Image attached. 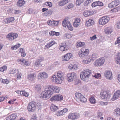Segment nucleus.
I'll list each match as a JSON object with an SVG mask.
<instances>
[{
    "mask_svg": "<svg viewBox=\"0 0 120 120\" xmlns=\"http://www.w3.org/2000/svg\"><path fill=\"white\" fill-rule=\"evenodd\" d=\"M79 116V114L77 113H71L69 114L68 117L69 119L74 120L78 118Z\"/></svg>",
    "mask_w": 120,
    "mask_h": 120,
    "instance_id": "obj_12",
    "label": "nucleus"
},
{
    "mask_svg": "<svg viewBox=\"0 0 120 120\" xmlns=\"http://www.w3.org/2000/svg\"><path fill=\"white\" fill-rule=\"evenodd\" d=\"M28 79L31 81L34 80L36 77V75L34 73L29 74L27 77Z\"/></svg>",
    "mask_w": 120,
    "mask_h": 120,
    "instance_id": "obj_24",
    "label": "nucleus"
},
{
    "mask_svg": "<svg viewBox=\"0 0 120 120\" xmlns=\"http://www.w3.org/2000/svg\"><path fill=\"white\" fill-rule=\"evenodd\" d=\"M72 70H76L77 68V66L76 64H74V65H72Z\"/></svg>",
    "mask_w": 120,
    "mask_h": 120,
    "instance_id": "obj_64",
    "label": "nucleus"
},
{
    "mask_svg": "<svg viewBox=\"0 0 120 120\" xmlns=\"http://www.w3.org/2000/svg\"><path fill=\"white\" fill-rule=\"evenodd\" d=\"M25 2V1L24 0H19L17 1V5L18 7H22L24 5Z\"/></svg>",
    "mask_w": 120,
    "mask_h": 120,
    "instance_id": "obj_26",
    "label": "nucleus"
},
{
    "mask_svg": "<svg viewBox=\"0 0 120 120\" xmlns=\"http://www.w3.org/2000/svg\"><path fill=\"white\" fill-rule=\"evenodd\" d=\"M16 72H17V70H16L15 69H12L11 70L9 74H14Z\"/></svg>",
    "mask_w": 120,
    "mask_h": 120,
    "instance_id": "obj_52",
    "label": "nucleus"
},
{
    "mask_svg": "<svg viewBox=\"0 0 120 120\" xmlns=\"http://www.w3.org/2000/svg\"><path fill=\"white\" fill-rule=\"evenodd\" d=\"M37 105L36 102L34 101L30 102L27 106V109L30 112H33L35 110Z\"/></svg>",
    "mask_w": 120,
    "mask_h": 120,
    "instance_id": "obj_2",
    "label": "nucleus"
},
{
    "mask_svg": "<svg viewBox=\"0 0 120 120\" xmlns=\"http://www.w3.org/2000/svg\"><path fill=\"white\" fill-rule=\"evenodd\" d=\"M51 79L52 82L57 84H61L62 82V81L63 80L60 78L56 77L55 75L52 76Z\"/></svg>",
    "mask_w": 120,
    "mask_h": 120,
    "instance_id": "obj_10",
    "label": "nucleus"
},
{
    "mask_svg": "<svg viewBox=\"0 0 120 120\" xmlns=\"http://www.w3.org/2000/svg\"><path fill=\"white\" fill-rule=\"evenodd\" d=\"M67 46V45L65 43H62L60 44L59 46V49L60 50L62 51L67 50L68 49V48Z\"/></svg>",
    "mask_w": 120,
    "mask_h": 120,
    "instance_id": "obj_14",
    "label": "nucleus"
},
{
    "mask_svg": "<svg viewBox=\"0 0 120 120\" xmlns=\"http://www.w3.org/2000/svg\"><path fill=\"white\" fill-rule=\"evenodd\" d=\"M50 108V109L52 111L55 112L58 109V107L52 104Z\"/></svg>",
    "mask_w": 120,
    "mask_h": 120,
    "instance_id": "obj_34",
    "label": "nucleus"
},
{
    "mask_svg": "<svg viewBox=\"0 0 120 120\" xmlns=\"http://www.w3.org/2000/svg\"><path fill=\"white\" fill-rule=\"evenodd\" d=\"M21 95L27 97L28 95L29 94L24 91H22Z\"/></svg>",
    "mask_w": 120,
    "mask_h": 120,
    "instance_id": "obj_50",
    "label": "nucleus"
},
{
    "mask_svg": "<svg viewBox=\"0 0 120 120\" xmlns=\"http://www.w3.org/2000/svg\"><path fill=\"white\" fill-rule=\"evenodd\" d=\"M93 12L88 11H86L83 13V15L85 17H87L90 15L93 14Z\"/></svg>",
    "mask_w": 120,
    "mask_h": 120,
    "instance_id": "obj_33",
    "label": "nucleus"
},
{
    "mask_svg": "<svg viewBox=\"0 0 120 120\" xmlns=\"http://www.w3.org/2000/svg\"><path fill=\"white\" fill-rule=\"evenodd\" d=\"M113 31V30L109 28L108 27L106 29L105 31V32L107 34H109Z\"/></svg>",
    "mask_w": 120,
    "mask_h": 120,
    "instance_id": "obj_37",
    "label": "nucleus"
},
{
    "mask_svg": "<svg viewBox=\"0 0 120 120\" xmlns=\"http://www.w3.org/2000/svg\"><path fill=\"white\" fill-rule=\"evenodd\" d=\"M55 75L58 77L59 78H60L62 80H63L64 79V76L63 73L61 71H58L57 73V75Z\"/></svg>",
    "mask_w": 120,
    "mask_h": 120,
    "instance_id": "obj_27",
    "label": "nucleus"
},
{
    "mask_svg": "<svg viewBox=\"0 0 120 120\" xmlns=\"http://www.w3.org/2000/svg\"><path fill=\"white\" fill-rule=\"evenodd\" d=\"M43 57H40L39 59L37 60L35 64V65L36 67H40L42 66V61L43 60Z\"/></svg>",
    "mask_w": 120,
    "mask_h": 120,
    "instance_id": "obj_15",
    "label": "nucleus"
},
{
    "mask_svg": "<svg viewBox=\"0 0 120 120\" xmlns=\"http://www.w3.org/2000/svg\"><path fill=\"white\" fill-rule=\"evenodd\" d=\"M85 0H77L75 4L79 6Z\"/></svg>",
    "mask_w": 120,
    "mask_h": 120,
    "instance_id": "obj_40",
    "label": "nucleus"
},
{
    "mask_svg": "<svg viewBox=\"0 0 120 120\" xmlns=\"http://www.w3.org/2000/svg\"><path fill=\"white\" fill-rule=\"evenodd\" d=\"M75 95L77 99L82 102H85L86 101V98L81 93H75Z\"/></svg>",
    "mask_w": 120,
    "mask_h": 120,
    "instance_id": "obj_4",
    "label": "nucleus"
},
{
    "mask_svg": "<svg viewBox=\"0 0 120 120\" xmlns=\"http://www.w3.org/2000/svg\"><path fill=\"white\" fill-rule=\"evenodd\" d=\"M56 44V42L53 40H52L50 41L49 44H47L45 46V48H49L53 45Z\"/></svg>",
    "mask_w": 120,
    "mask_h": 120,
    "instance_id": "obj_28",
    "label": "nucleus"
},
{
    "mask_svg": "<svg viewBox=\"0 0 120 120\" xmlns=\"http://www.w3.org/2000/svg\"><path fill=\"white\" fill-rule=\"evenodd\" d=\"M101 76V75L100 74L97 73L95 74V75L94 76V77L96 78H100Z\"/></svg>",
    "mask_w": 120,
    "mask_h": 120,
    "instance_id": "obj_59",
    "label": "nucleus"
},
{
    "mask_svg": "<svg viewBox=\"0 0 120 120\" xmlns=\"http://www.w3.org/2000/svg\"><path fill=\"white\" fill-rule=\"evenodd\" d=\"M16 117V113H15L13 114L8 116V120H14Z\"/></svg>",
    "mask_w": 120,
    "mask_h": 120,
    "instance_id": "obj_30",
    "label": "nucleus"
},
{
    "mask_svg": "<svg viewBox=\"0 0 120 120\" xmlns=\"http://www.w3.org/2000/svg\"><path fill=\"white\" fill-rule=\"evenodd\" d=\"M18 61L19 63L21 64L22 65H26L27 66L29 64V61L25 60H22L20 59H19L18 60Z\"/></svg>",
    "mask_w": 120,
    "mask_h": 120,
    "instance_id": "obj_22",
    "label": "nucleus"
},
{
    "mask_svg": "<svg viewBox=\"0 0 120 120\" xmlns=\"http://www.w3.org/2000/svg\"><path fill=\"white\" fill-rule=\"evenodd\" d=\"M73 6V5L71 3H70L69 5L67 6L68 9L72 8Z\"/></svg>",
    "mask_w": 120,
    "mask_h": 120,
    "instance_id": "obj_61",
    "label": "nucleus"
},
{
    "mask_svg": "<svg viewBox=\"0 0 120 120\" xmlns=\"http://www.w3.org/2000/svg\"><path fill=\"white\" fill-rule=\"evenodd\" d=\"M109 18L106 16L103 17L100 19L99 21V24L100 25H104L108 22Z\"/></svg>",
    "mask_w": 120,
    "mask_h": 120,
    "instance_id": "obj_7",
    "label": "nucleus"
},
{
    "mask_svg": "<svg viewBox=\"0 0 120 120\" xmlns=\"http://www.w3.org/2000/svg\"><path fill=\"white\" fill-rule=\"evenodd\" d=\"M15 20V19L14 17H10L8 18V23L12 22Z\"/></svg>",
    "mask_w": 120,
    "mask_h": 120,
    "instance_id": "obj_48",
    "label": "nucleus"
},
{
    "mask_svg": "<svg viewBox=\"0 0 120 120\" xmlns=\"http://www.w3.org/2000/svg\"><path fill=\"white\" fill-rule=\"evenodd\" d=\"M107 103L105 102H104L101 101L99 102V104L101 105H107Z\"/></svg>",
    "mask_w": 120,
    "mask_h": 120,
    "instance_id": "obj_63",
    "label": "nucleus"
},
{
    "mask_svg": "<svg viewBox=\"0 0 120 120\" xmlns=\"http://www.w3.org/2000/svg\"><path fill=\"white\" fill-rule=\"evenodd\" d=\"M100 96L102 99H106L108 101L110 97V95L107 91H102L100 94Z\"/></svg>",
    "mask_w": 120,
    "mask_h": 120,
    "instance_id": "obj_3",
    "label": "nucleus"
},
{
    "mask_svg": "<svg viewBox=\"0 0 120 120\" xmlns=\"http://www.w3.org/2000/svg\"><path fill=\"white\" fill-rule=\"evenodd\" d=\"M80 22V19L79 18H75V21L73 23V26L75 27H77L79 25Z\"/></svg>",
    "mask_w": 120,
    "mask_h": 120,
    "instance_id": "obj_25",
    "label": "nucleus"
},
{
    "mask_svg": "<svg viewBox=\"0 0 120 120\" xmlns=\"http://www.w3.org/2000/svg\"><path fill=\"white\" fill-rule=\"evenodd\" d=\"M45 91L49 93V94L52 95L53 93L52 90V85H48L45 88Z\"/></svg>",
    "mask_w": 120,
    "mask_h": 120,
    "instance_id": "obj_17",
    "label": "nucleus"
},
{
    "mask_svg": "<svg viewBox=\"0 0 120 120\" xmlns=\"http://www.w3.org/2000/svg\"><path fill=\"white\" fill-rule=\"evenodd\" d=\"M120 43V37L117 38V41L115 42V44L116 45Z\"/></svg>",
    "mask_w": 120,
    "mask_h": 120,
    "instance_id": "obj_62",
    "label": "nucleus"
},
{
    "mask_svg": "<svg viewBox=\"0 0 120 120\" xmlns=\"http://www.w3.org/2000/svg\"><path fill=\"white\" fill-rule=\"evenodd\" d=\"M0 80L4 84L6 83L7 84V79H0Z\"/></svg>",
    "mask_w": 120,
    "mask_h": 120,
    "instance_id": "obj_60",
    "label": "nucleus"
},
{
    "mask_svg": "<svg viewBox=\"0 0 120 120\" xmlns=\"http://www.w3.org/2000/svg\"><path fill=\"white\" fill-rule=\"evenodd\" d=\"M104 75L105 77H106L108 79L111 80L112 79V73L110 71H105Z\"/></svg>",
    "mask_w": 120,
    "mask_h": 120,
    "instance_id": "obj_18",
    "label": "nucleus"
},
{
    "mask_svg": "<svg viewBox=\"0 0 120 120\" xmlns=\"http://www.w3.org/2000/svg\"><path fill=\"white\" fill-rule=\"evenodd\" d=\"M52 91H53V92L55 93H58L59 92L60 89L58 86L52 85Z\"/></svg>",
    "mask_w": 120,
    "mask_h": 120,
    "instance_id": "obj_29",
    "label": "nucleus"
},
{
    "mask_svg": "<svg viewBox=\"0 0 120 120\" xmlns=\"http://www.w3.org/2000/svg\"><path fill=\"white\" fill-rule=\"evenodd\" d=\"M63 96L60 94L56 95L53 96L50 99L51 101H60L63 99Z\"/></svg>",
    "mask_w": 120,
    "mask_h": 120,
    "instance_id": "obj_13",
    "label": "nucleus"
},
{
    "mask_svg": "<svg viewBox=\"0 0 120 120\" xmlns=\"http://www.w3.org/2000/svg\"><path fill=\"white\" fill-rule=\"evenodd\" d=\"M93 0H87L84 3V5L85 6H87L88 4L92 2Z\"/></svg>",
    "mask_w": 120,
    "mask_h": 120,
    "instance_id": "obj_42",
    "label": "nucleus"
},
{
    "mask_svg": "<svg viewBox=\"0 0 120 120\" xmlns=\"http://www.w3.org/2000/svg\"><path fill=\"white\" fill-rule=\"evenodd\" d=\"M115 26L117 28H120V21L117 22V24L115 25Z\"/></svg>",
    "mask_w": 120,
    "mask_h": 120,
    "instance_id": "obj_58",
    "label": "nucleus"
},
{
    "mask_svg": "<svg viewBox=\"0 0 120 120\" xmlns=\"http://www.w3.org/2000/svg\"><path fill=\"white\" fill-rule=\"evenodd\" d=\"M45 5L49 6V7H51L52 6V4L50 2H48L45 3Z\"/></svg>",
    "mask_w": 120,
    "mask_h": 120,
    "instance_id": "obj_53",
    "label": "nucleus"
},
{
    "mask_svg": "<svg viewBox=\"0 0 120 120\" xmlns=\"http://www.w3.org/2000/svg\"><path fill=\"white\" fill-rule=\"evenodd\" d=\"M85 43L83 42H79L77 43V48L82 46L85 45Z\"/></svg>",
    "mask_w": 120,
    "mask_h": 120,
    "instance_id": "obj_38",
    "label": "nucleus"
},
{
    "mask_svg": "<svg viewBox=\"0 0 120 120\" xmlns=\"http://www.w3.org/2000/svg\"><path fill=\"white\" fill-rule=\"evenodd\" d=\"M114 113L118 115H120V109L117 108L114 110Z\"/></svg>",
    "mask_w": 120,
    "mask_h": 120,
    "instance_id": "obj_41",
    "label": "nucleus"
},
{
    "mask_svg": "<svg viewBox=\"0 0 120 120\" xmlns=\"http://www.w3.org/2000/svg\"><path fill=\"white\" fill-rule=\"evenodd\" d=\"M70 1V0H63L58 2V4L60 6H63Z\"/></svg>",
    "mask_w": 120,
    "mask_h": 120,
    "instance_id": "obj_23",
    "label": "nucleus"
},
{
    "mask_svg": "<svg viewBox=\"0 0 120 120\" xmlns=\"http://www.w3.org/2000/svg\"><path fill=\"white\" fill-rule=\"evenodd\" d=\"M91 74L90 70L89 69L84 70L82 71V73L80 74V78L83 80H86L88 79Z\"/></svg>",
    "mask_w": 120,
    "mask_h": 120,
    "instance_id": "obj_1",
    "label": "nucleus"
},
{
    "mask_svg": "<svg viewBox=\"0 0 120 120\" xmlns=\"http://www.w3.org/2000/svg\"><path fill=\"white\" fill-rule=\"evenodd\" d=\"M98 5L97 1H96L93 2L91 4V6L93 7H94L97 6H98Z\"/></svg>",
    "mask_w": 120,
    "mask_h": 120,
    "instance_id": "obj_57",
    "label": "nucleus"
},
{
    "mask_svg": "<svg viewBox=\"0 0 120 120\" xmlns=\"http://www.w3.org/2000/svg\"><path fill=\"white\" fill-rule=\"evenodd\" d=\"M64 37L67 38L69 39L71 38V36L70 34L68 33H67L65 34Z\"/></svg>",
    "mask_w": 120,
    "mask_h": 120,
    "instance_id": "obj_49",
    "label": "nucleus"
},
{
    "mask_svg": "<svg viewBox=\"0 0 120 120\" xmlns=\"http://www.w3.org/2000/svg\"><path fill=\"white\" fill-rule=\"evenodd\" d=\"M89 101L92 104H94L96 102L95 98L94 97H91L89 99Z\"/></svg>",
    "mask_w": 120,
    "mask_h": 120,
    "instance_id": "obj_39",
    "label": "nucleus"
},
{
    "mask_svg": "<svg viewBox=\"0 0 120 120\" xmlns=\"http://www.w3.org/2000/svg\"><path fill=\"white\" fill-rule=\"evenodd\" d=\"M117 58L115 59V60H116V63L120 64V53H117Z\"/></svg>",
    "mask_w": 120,
    "mask_h": 120,
    "instance_id": "obj_36",
    "label": "nucleus"
},
{
    "mask_svg": "<svg viewBox=\"0 0 120 120\" xmlns=\"http://www.w3.org/2000/svg\"><path fill=\"white\" fill-rule=\"evenodd\" d=\"M52 95L49 94L45 91H42L40 95V97L41 98L44 100H47L50 98Z\"/></svg>",
    "mask_w": 120,
    "mask_h": 120,
    "instance_id": "obj_6",
    "label": "nucleus"
},
{
    "mask_svg": "<svg viewBox=\"0 0 120 120\" xmlns=\"http://www.w3.org/2000/svg\"><path fill=\"white\" fill-rule=\"evenodd\" d=\"M7 66H3L0 68V71L3 72L7 70Z\"/></svg>",
    "mask_w": 120,
    "mask_h": 120,
    "instance_id": "obj_43",
    "label": "nucleus"
},
{
    "mask_svg": "<svg viewBox=\"0 0 120 120\" xmlns=\"http://www.w3.org/2000/svg\"><path fill=\"white\" fill-rule=\"evenodd\" d=\"M89 50L85 49L83 51H81L79 52L78 54L79 56L81 58L87 57L88 53Z\"/></svg>",
    "mask_w": 120,
    "mask_h": 120,
    "instance_id": "obj_8",
    "label": "nucleus"
},
{
    "mask_svg": "<svg viewBox=\"0 0 120 120\" xmlns=\"http://www.w3.org/2000/svg\"><path fill=\"white\" fill-rule=\"evenodd\" d=\"M67 27L68 28V29L70 30H72L73 29V28L72 26L70 24H68V25Z\"/></svg>",
    "mask_w": 120,
    "mask_h": 120,
    "instance_id": "obj_55",
    "label": "nucleus"
},
{
    "mask_svg": "<svg viewBox=\"0 0 120 120\" xmlns=\"http://www.w3.org/2000/svg\"><path fill=\"white\" fill-rule=\"evenodd\" d=\"M8 36H9L8 38L9 40L12 41L17 38L18 34L16 33H11L8 34Z\"/></svg>",
    "mask_w": 120,
    "mask_h": 120,
    "instance_id": "obj_16",
    "label": "nucleus"
},
{
    "mask_svg": "<svg viewBox=\"0 0 120 120\" xmlns=\"http://www.w3.org/2000/svg\"><path fill=\"white\" fill-rule=\"evenodd\" d=\"M58 22L57 21H52V25L55 26H56L58 25Z\"/></svg>",
    "mask_w": 120,
    "mask_h": 120,
    "instance_id": "obj_51",
    "label": "nucleus"
},
{
    "mask_svg": "<svg viewBox=\"0 0 120 120\" xmlns=\"http://www.w3.org/2000/svg\"><path fill=\"white\" fill-rule=\"evenodd\" d=\"M86 58L83 60V62L85 64H88L90 63L91 61V59L88 56L86 57Z\"/></svg>",
    "mask_w": 120,
    "mask_h": 120,
    "instance_id": "obj_32",
    "label": "nucleus"
},
{
    "mask_svg": "<svg viewBox=\"0 0 120 120\" xmlns=\"http://www.w3.org/2000/svg\"><path fill=\"white\" fill-rule=\"evenodd\" d=\"M85 115L86 116L90 117L91 116L90 112H85Z\"/></svg>",
    "mask_w": 120,
    "mask_h": 120,
    "instance_id": "obj_54",
    "label": "nucleus"
},
{
    "mask_svg": "<svg viewBox=\"0 0 120 120\" xmlns=\"http://www.w3.org/2000/svg\"><path fill=\"white\" fill-rule=\"evenodd\" d=\"M67 80L69 82L72 81L74 79H75L76 77V74L74 72H72L69 74L67 75Z\"/></svg>",
    "mask_w": 120,
    "mask_h": 120,
    "instance_id": "obj_11",
    "label": "nucleus"
},
{
    "mask_svg": "<svg viewBox=\"0 0 120 120\" xmlns=\"http://www.w3.org/2000/svg\"><path fill=\"white\" fill-rule=\"evenodd\" d=\"M48 76L47 74L44 72L39 73L38 75V78L40 79H46L47 78Z\"/></svg>",
    "mask_w": 120,
    "mask_h": 120,
    "instance_id": "obj_19",
    "label": "nucleus"
},
{
    "mask_svg": "<svg viewBox=\"0 0 120 120\" xmlns=\"http://www.w3.org/2000/svg\"><path fill=\"white\" fill-rule=\"evenodd\" d=\"M19 70H17V79H18L21 78V73H19Z\"/></svg>",
    "mask_w": 120,
    "mask_h": 120,
    "instance_id": "obj_47",
    "label": "nucleus"
},
{
    "mask_svg": "<svg viewBox=\"0 0 120 120\" xmlns=\"http://www.w3.org/2000/svg\"><path fill=\"white\" fill-rule=\"evenodd\" d=\"M94 21L91 19H89L88 21L86 22V26H90L94 24Z\"/></svg>",
    "mask_w": 120,
    "mask_h": 120,
    "instance_id": "obj_31",
    "label": "nucleus"
},
{
    "mask_svg": "<svg viewBox=\"0 0 120 120\" xmlns=\"http://www.w3.org/2000/svg\"><path fill=\"white\" fill-rule=\"evenodd\" d=\"M120 1L119 0H115L111 2L108 4V7L109 8H112L116 7L119 4Z\"/></svg>",
    "mask_w": 120,
    "mask_h": 120,
    "instance_id": "obj_9",
    "label": "nucleus"
},
{
    "mask_svg": "<svg viewBox=\"0 0 120 120\" xmlns=\"http://www.w3.org/2000/svg\"><path fill=\"white\" fill-rule=\"evenodd\" d=\"M72 56V54L71 53H68L65 55L63 57V60L68 61Z\"/></svg>",
    "mask_w": 120,
    "mask_h": 120,
    "instance_id": "obj_20",
    "label": "nucleus"
},
{
    "mask_svg": "<svg viewBox=\"0 0 120 120\" xmlns=\"http://www.w3.org/2000/svg\"><path fill=\"white\" fill-rule=\"evenodd\" d=\"M16 100V99H11L8 102V103L10 104H13V103L14 101H15Z\"/></svg>",
    "mask_w": 120,
    "mask_h": 120,
    "instance_id": "obj_56",
    "label": "nucleus"
},
{
    "mask_svg": "<svg viewBox=\"0 0 120 120\" xmlns=\"http://www.w3.org/2000/svg\"><path fill=\"white\" fill-rule=\"evenodd\" d=\"M97 55L96 53H93L91 59L93 60H94L97 58Z\"/></svg>",
    "mask_w": 120,
    "mask_h": 120,
    "instance_id": "obj_45",
    "label": "nucleus"
},
{
    "mask_svg": "<svg viewBox=\"0 0 120 120\" xmlns=\"http://www.w3.org/2000/svg\"><path fill=\"white\" fill-rule=\"evenodd\" d=\"M105 61L104 57L100 58L95 61L94 64L95 66H100L103 64Z\"/></svg>",
    "mask_w": 120,
    "mask_h": 120,
    "instance_id": "obj_5",
    "label": "nucleus"
},
{
    "mask_svg": "<svg viewBox=\"0 0 120 120\" xmlns=\"http://www.w3.org/2000/svg\"><path fill=\"white\" fill-rule=\"evenodd\" d=\"M35 89L38 91H39L41 89L40 86L39 84H37L35 87Z\"/></svg>",
    "mask_w": 120,
    "mask_h": 120,
    "instance_id": "obj_46",
    "label": "nucleus"
},
{
    "mask_svg": "<svg viewBox=\"0 0 120 120\" xmlns=\"http://www.w3.org/2000/svg\"><path fill=\"white\" fill-rule=\"evenodd\" d=\"M70 24V22L68 21L67 20H66L65 19L62 22V24L63 25L64 27H66V26H67L68 25V24Z\"/></svg>",
    "mask_w": 120,
    "mask_h": 120,
    "instance_id": "obj_35",
    "label": "nucleus"
},
{
    "mask_svg": "<svg viewBox=\"0 0 120 120\" xmlns=\"http://www.w3.org/2000/svg\"><path fill=\"white\" fill-rule=\"evenodd\" d=\"M120 98V91L118 90L114 94L112 99V101H114Z\"/></svg>",
    "mask_w": 120,
    "mask_h": 120,
    "instance_id": "obj_21",
    "label": "nucleus"
},
{
    "mask_svg": "<svg viewBox=\"0 0 120 120\" xmlns=\"http://www.w3.org/2000/svg\"><path fill=\"white\" fill-rule=\"evenodd\" d=\"M56 115L58 116H59L60 115H64L62 110L57 111L56 112Z\"/></svg>",
    "mask_w": 120,
    "mask_h": 120,
    "instance_id": "obj_44",
    "label": "nucleus"
}]
</instances>
